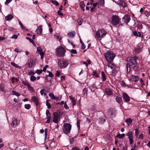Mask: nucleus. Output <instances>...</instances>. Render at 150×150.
<instances>
[{
  "label": "nucleus",
  "instance_id": "4468645a",
  "mask_svg": "<svg viewBox=\"0 0 150 150\" xmlns=\"http://www.w3.org/2000/svg\"><path fill=\"white\" fill-rule=\"evenodd\" d=\"M123 99L126 102H128L130 101V98L129 96L125 93H122Z\"/></svg>",
  "mask_w": 150,
  "mask_h": 150
},
{
  "label": "nucleus",
  "instance_id": "6ab92c4d",
  "mask_svg": "<svg viewBox=\"0 0 150 150\" xmlns=\"http://www.w3.org/2000/svg\"><path fill=\"white\" fill-rule=\"evenodd\" d=\"M35 61L34 60H31L30 61V62L29 63L28 66L29 68H31L33 66H34L35 64Z\"/></svg>",
  "mask_w": 150,
  "mask_h": 150
},
{
  "label": "nucleus",
  "instance_id": "338daca9",
  "mask_svg": "<svg viewBox=\"0 0 150 150\" xmlns=\"http://www.w3.org/2000/svg\"><path fill=\"white\" fill-rule=\"evenodd\" d=\"M71 52L73 54H76L77 53V51L76 50H71Z\"/></svg>",
  "mask_w": 150,
  "mask_h": 150
},
{
  "label": "nucleus",
  "instance_id": "de8ad7c7",
  "mask_svg": "<svg viewBox=\"0 0 150 150\" xmlns=\"http://www.w3.org/2000/svg\"><path fill=\"white\" fill-rule=\"evenodd\" d=\"M42 72V70L37 69L35 71V73L38 74H41Z\"/></svg>",
  "mask_w": 150,
  "mask_h": 150
},
{
  "label": "nucleus",
  "instance_id": "6e6552de",
  "mask_svg": "<svg viewBox=\"0 0 150 150\" xmlns=\"http://www.w3.org/2000/svg\"><path fill=\"white\" fill-rule=\"evenodd\" d=\"M104 0H98L96 2L93 4V6L94 7L97 6L98 8H99L100 6H104Z\"/></svg>",
  "mask_w": 150,
  "mask_h": 150
},
{
  "label": "nucleus",
  "instance_id": "3c124183",
  "mask_svg": "<svg viewBox=\"0 0 150 150\" xmlns=\"http://www.w3.org/2000/svg\"><path fill=\"white\" fill-rule=\"evenodd\" d=\"M145 15L147 17H148L150 15V13L147 11H145L144 13Z\"/></svg>",
  "mask_w": 150,
  "mask_h": 150
},
{
  "label": "nucleus",
  "instance_id": "e433bc0d",
  "mask_svg": "<svg viewBox=\"0 0 150 150\" xmlns=\"http://www.w3.org/2000/svg\"><path fill=\"white\" fill-rule=\"evenodd\" d=\"M47 120L46 122V123H49L50 122V120L51 119V117L50 116H47L46 117Z\"/></svg>",
  "mask_w": 150,
  "mask_h": 150
},
{
  "label": "nucleus",
  "instance_id": "864d4df0",
  "mask_svg": "<svg viewBox=\"0 0 150 150\" xmlns=\"http://www.w3.org/2000/svg\"><path fill=\"white\" fill-rule=\"evenodd\" d=\"M135 66L133 67V70L135 71H138L139 70L138 68V67L136 65H134Z\"/></svg>",
  "mask_w": 150,
  "mask_h": 150
},
{
  "label": "nucleus",
  "instance_id": "9d476101",
  "mask_svg": "<svg viewBox=\"0 0 150 150\" xmlns=\"http://www.w3.org/2000/svg\"><path fill=\"white\" fill-rule=\"evenodd\" d=\"M127 136L128 137L129 141L130 144H132L133 142L132 132V131L128 132L127 134Z\"/></svg>",
  "mask_w": 150,
  "mask_h": 150
},
{
  "label": "nucleus",
  "instance_id": "a19ab883",
  "mask_svg": "<svg viewBox=\"0 0 150 150\" xmlns=\"http://www.w3.org/2000/svg\"><path fill=\"white\" fill-rule=\"evenodd\" d=\"M117 73V70H113L112 71V75L115 76L116 74Z\"/></svg>",
  "mask_w": 150,
  "mask_h": 150
},
{
  "label": "nucleus",
  "instance_id": "7c9ffc66",
  "mask_svg": "<svg viewBox=\"0 0 150 150\" xmlns=\"http://www.w3.org/2000/svg\"><path fill=\"white\" fill-rule=\"evenodd\" d=\"M54 37L56 39L58 40H60L61 39V38L60 37V35L59 34L57 33L56 34L54 35Z\"/></svg>",
  "mask_w": 150,
  "mask_h": 150
},
{
  "label": "nucleus",
  "instance_id": "37998d69",
  "mask_svg": "<svg viewBox=\"0 0 150 150\" xmlns=\"http://www.w3.org/2000/svg\"><path fill=\"white\" fill-rule=\"evenodd\" d=\"M24 106L25 108L28 110L30 109L31 107V105L29 104H25Z\"/></svg>",
  "mask_w": 150,
  "mask_h": 150
},
{
  "label": "nucleus",
  "instance_id": "a211bd4d",
  "mask_svg": "<svg viewBox=\"0 0 150 150\" xmlns=\"http://www.w3.org/2000/svg\"><path fill=\"white\" fill-rule=\"evenodd\" d=\"M31 100L35 103L36 105H38V99L37 97L35 96L32 97L31 98Z\"/></svg>",
  "mask_w": 150,
  "mask_h": 150
},
{
  "label": "nucleus",
  "instance_id": "7ed1b4c3",
  "mask_svg": "<svg viewBox=\"0 0 150 150\" xmlns=\"http://www.w3.org/2000/svg\"><path fill=\"white\" fill-rule=\"evenodd\" d=\"M107 33L103 29H100L96 33V35L97 38L101 40L107 34Z\"/></svg>",
  "mask_w": 150,
  "mask_h": 150
},
{
  "label": "nucleus",
  "instance_id": "cd10ccee",
  "mask_svg": "<svg viewBox=\"0 0 150 150\" xmlns=\"http://www.w3.org/2000/svg\"><path fill=\"white\" fill-rule=\"evenodd\" d=\"M141 51V48L139 47H137L135 49V52L137 53H139Z\"/></svg>",
  "mask_w": 150,
  "mask_h": 150
},
{
  "label": "nucleus",
  "instance_id": "680f3d73",
  "mask_svg": "<svg viewBox=\"0 0 150 150\" xmlns=\"http://www.w3.org/2000/svg\"><path fill=\"white\" fill-rule=\"evenodd\" d=\"M48 67V66L47 65H46L43 68L42 71L45 72L46 71L47 68Z\"/></svg>",
  "mask_w": 150,
  "mask_h": 150
},
{
  "label": "nucleus",
  "instance_id": "f03ea898",
  "mask_svg": "<svg viewBox=\"0 0 150 150\" xmlns=\"http://www.w3.org/2000/svg\"><path fill=\"white\" fill-rule=\"evenodd\" d=\"M66 51L65 49L63 47H59L56 50V55L59 57H63L65 55Z\"/></svg>",
  "mask_w": 150,
  "mask_h": 150
},
{
  "label": "nucleus",
  "instance_id": "bf43d9fd",
  "mask_svg": "<svg viewBox=\"0 0 150 150\" xmlns=\"http://www.w3.org/2000/svg\"><path fill=\"white\" fill-rule=\"evenodd\" d=\"M35 73L32 71H30L28 73V75H33L35 74Z\"/></svg>",
  "mask_w": 150,
  "mask_h": 150
},
{
  "label": "nucleus",
  "instance_id": "13d9d810",
  "mask_svg": "<svg viewBox=\"0 0 150 150\" xmlns=\"http://www.w3.org/2000/svg\"><path fill=\"white\" fill-rule=\"evenodd\" d=\"M52 2L53 4H54L56 6H58L59 4L58 2L56 1H52Z\"/></svg>",
  "mask_w": 150,
  "mask_h": 150
},
{
  "label": "nucleus",
  "instance_id": "a878e982",
  "mask_svg": "<svg viewBox=\"0 0 150 150\" xmlns=\"http://www.w3.org/2000/svg\"><path fill=\"white\" fill-rule=\"evenodd\" d=\"M11 64L13 66H14V67H15L16 68H19V69H21V66H19L17 64L15 63H14L13 62H11Z\"/></svg>",
  "mask_w": 150,
  "mask_h": 150
},
{
  "label": "nucleus",
  "instance_id": "6e6d98bb",
  "mask_svg": "<svg viewBox=\"0 0 150 150\" xmlns=\"http://www.w3.org/2000/svg\"><path fill=\"white\" fill-rule=\"evenodd\" d=\"M46 114L47 117V116H50V111L48 110H46Z\"/></svg>",
  "mask_w": 150,
  "mask_h": 150
},
{
  "label": "nucleus",
  "instance_id": "4be33fe9",
  "mask_svg": "<svg viewBox=\"0 0 150 150\" xmlns=\"http://www.w3.org/2000/svg\"><path fill=\"white\" fill-rule=\"evenodd\" d=\"M69 97L70 99L71 100V102L72 103L73 106L75 105L76 103V100L71 96H69Z\"/></svg>",
  "mask_w": 150,
  "mask_h": 150
},
{
  "label": "nucleus",
  "instance_id": "5fc2aeb1",
  "mask_svg": "<svg viewBox=\"0 0 150 150\" xmlns=\"http://www.w3.org/2000/svg\"><path fill=\"white\" fill-rule=\"evenodd\" d=\"M37 51L38 53L42 51V49L40 47H38L37 48Z\"/></svg>",
  "mask_w": 150,
  "mask_h": 150
},
{
  "label": "nucleus",
  "instance_id": "c85d7f7f",
  "mask_svg": "<svg viewBox=\"0 0 150 150\" xmlns=\"http://www.w3.org/2000/svg\"><path fill=\"white\" fill-rule=\"evenodd\" d=\"M108 113V114L109 115H110L111 116H112L115 113V112L114 110H112V109H110L109 110Z\"/></svg>",
  "mask_w": 150,
  "mask_h": 150
},
{
  "label": "nucleus",
  "instance_id": "412c9836",
  "mask_svg": "<svg viewBox=\"0 0 150 150\" xmlns=\"http://www.w3.org/2000/svg\"><path fill=\"white\" fill-rule=\"evenodd\" d=\"M116 101L120 105H121L122 103V99L121 98L119 97H117L116 98Z\"/></svg>",
  "mask_w": 150,
  "mask_h": 150
},
{
  "label": "nucleus",
  "instance_id": "79ce46f5",
  "mask_svg": "<svg viewBox=\"0 0 150 150\" xmlns=\"http://www.w3.org/2000/svg\"><path fill=\"white\" fill-rule=\"evenodd\" d=\"M45 140L46 139V138H47V136L48 130H47V128H46V129H45Z\"/></svg>",
  "mask_w": 150,
  "mask_h": 150
},
{
  "label": "nucleus",
  "instance_id": "0e129e2a",
  "mask_svg": "<svg viewBox=\"0 0 150 150\" xmlns=\"http://www.w3.org/2000/svg\"><path fill=\"white\" fill-rule=\"evenodd\" d=\"M26 39L27 40H28L31 43H32V42H33L34 41L33 40H32L31 38H29V37H26Z\"/></svg>",
  "mask_w": 150,
  "mask_h": 150
},
{
  "label": "nucleus",
  "instance_id": "09e8293b",
  "mask_svg": "<svg viewBox=\"0 0 150 150\" xmlns=\"http://www.w3.org/2000/svg\"><path fill=\"white\" fill-rule=\"evenodd\" d=\"M144 134L143 133H141L139 136L138 138L142 139H144Z\"/></svg>",
  "mask_w": 150,
  "mask_h": 150
},
{
  "label": "nucleus",
  "instance_id": "2eb2a0df",
  "mask_svg": "<svg viewBox=\"0 0 150 150\" xmlns=\"http://www.w3.org/2000/svg\"><path fill=\"white\" fill-rule=\"evenodd\" d=\"M42 26H39L36 29V31L38 34L41 35L42 34Z\"/></svg>",
  "mask_w": 150,
  "mask_h": 150
},
{
  "label": "nucleus",
  "instance_id": "39448f33",
  "mask_svg": "<svg viewBox=\"0 0 150 150\" xmlns=\"http://www.w3.org/2000/svg\"><path fill=\"white\" fill-rule=\"evenodd\" d=\"M71 125L69 123H65L63 125V131L66 134L70 133L71 129Z\"/></svg>",
  "mask_w": 150,
  "mask_h": 150
},
{
  "label": "nucleus",
  "instance_id": "f257e3e1",
  "mask_svg": "<svg viewBox=\"0 0 150 150\" xmlns=\"http://www.w3.org/2000/svg\"><path fill=\"white\" fill-rule=\"evenodd\" d=\"M104 57L106 60L108 62H111L113 61L115 57V54L111 51H108L104 54Z\"/></svg>",
  "mask_w": 150,
  "mask_h": 150
},
{
  "label": "nucleus",
  "instance_id": "bb28decb",
  "mask_svg": "<svg viewBox=\"0 0 150 150\" xmlns=\"http://www.w3.org/2000/svg\"><path fill=\"white\" fill-rule=\"evenodd\" d=\"M77 22L78 23V25H80L82 24L83 22V20L82 18H79L77 20Z\"/></svg>",
  "mask_w": 150,
  "mask_h": 150
},
{
  "label": "nucleus",
  "instance_id": "774afa93",
  "mask_svg": "<svg viewBox=\"0 0 150 150\" xmlns=\"http://www.w3.org/2000/svg\"><path fill=\"white\" fill-rule=\"evenodd\" d=\"M71 150H80V149L77 147H73Z\"/></svg>",
  "mask_w": 150,
  "mask_h": 150
},
{
  "label": "nucleus",
  "instance_id": "c756f323",
  "mask_svg": "<svg viewBox=\"0 0 150 150\" xmlns=\"http://www.w3.org/2000/svg\"><path fill=\"white\" fill-rule=\"evenodd\" d=\"M135 131V135L136 137H138L139 134V129L137 128H136L134 129Z\"/></svg>",
  "mask_w": 150,
  "mask_h": 150
},
{
  "label": "nucleus",
  "instance_id": "72a5a7b5",
  "mask_svg": "<svg viewBox=\"0 0 150 150\" xmlns=\"http://www.w3.org/2000/svg\"><path fill=\"white\" fill-rule=\"evenodd\" d=\"M125 134H119L117 135V137L119 138H123L125 136Z\"/></svg>",
  "mask_w": 150,
  "mask_h": 150
},
{
  "label": "nucleus",
  "instance_id": "20e7f679",
  "mask_svg": "<svg viewBox=\"0 0 150 150\" xmlns=\"http://www.w3.org/2000/svg\"><path fill=\"white\" fill-rule=\"evenodd\" d=\"M58 67L61 69H64L66 68L69 64L67 60H59L57 62Z\"/></svg>",
  "mask_w": 150,
  "mask_h": 150
},
{
  "label": "nucleus",
  "instance_id": "69168bd1",
  "mask_svg": "<svg viewBox=\"0 0 150 150\" xmlns=\"http://www.w3.org/2000/svg\"><path fill=\"white\" fill-rule=\"evenodd\" d=\"M64 108L66 109H68L69 108V107L67 106V104H66V101L64 103Z\"/></svg>",
  "mask_w": 150,
  "mask_h": 150
},
{
  "label": "nucleus",
  "instance_id": "5701e85b",
  "mask_svg": "<svg viewBox=\"0 0 150 150\" xmlns=\"http://www.w3.org/2000/svg\"><path fill=\"white\" fill-rule=\"evenodd\" d=\"M130 65L129 63H127L126 65V69L127 71V73H129L130 71Z\"/></svg>",
  "mask_w": 150,
  "mask_h": 150
},
{
  "label": "nucleus",
  "instance_id": "052dcab7",
  "mask_svg": "<svg viewBox=\"0 0 150 150\" xmlns=\"http://www.w3.org/2000/svg\"><path fill=\"white\" fill-rule=\"evenodd\" d=\"M12 0H6L5 2V4L7 5Z\"/></svg>",
  "mask_w": 150,
  "mask_h": 150
},
{
  "label": "nucleus",
  "instance_id": "dca6fc26",
  "mask_svg": "<svg viewBox=\"0 0 150 150\" xmlns=\"http://www.w3.org/2000/svg\"><path fill=\"white\" fill-rule=\"evenodd\" d=\"M105 92L107 95L109 96L111 95L112 94V91L108 88H107L105 89Z\"/></svg>",
  "mask_w": 150,
  "mask_h": 150
},
{
  "label": "nucleus",
  "instance_id": "ddd939ff",
  "mask_svg": "<svg viewBox=\"0 0 150 150\" xmlns=\"http://www.w3.org/2000/svg\"><path fill=\"white\" fill-rule=\"evenodd\" d=\"M130 18L129 16L128 15H125L122 18V20L125 23H127L130 21Z\"/></svg>",
  "mask_w": 150,
  "mask_h": 150
},
{
  "label": "nucleus",
  "instance_id": "ea45409f",
  "mask_svg": "<svg viewBox=\"0 0 150 150\" xmlns=\"http://www.w3.org/2000/svg\"><path fill=\"white\" fill-rule=\"evenodd\" d=\"M22 83L24 85L27 87L28 86V85L30 84L27 81H23Z\"/></svg>",
  "mask_w": 150,
  "mask_h": 150
},
{
  "label": "nucleus",
  "instance_id": "a18cd8bd",
  "mask_svg": "<svg viewBox=\"0 0 150 150\" xmlns=\"http://www.w3.org/2000/svg\"><path fill=\"white\" fill-rule=\"evenodd\" d=\"M62 98V96L61 95H59L57 97H56V98L55 99L56 100V101H58L60 100Z\"/></svg>",
  "mask_w": 150,
  "mask_h": 150
},
{
  "label": "nucleus",
  "instance_id": "58836bf2",
  "mask_svg": "<svg viewBox=\"0 0 150 150\" xmlns=\"http://www.w3.org/2000/svg\"><path fill=\"white\" fill-rule=\"evenodd\" d=\"M12 95L16 96H20V94L16 92L15 91H13L12 92Z\"/></svg>",
  "mask_w": 150,
  "mask_h": 150
},
{
  "label": "nucleus",
  "instance_id": "2f4dec72",
  "mask_svg": "<svg viewBox=\"0 0 150 150\" xmlns=\"http://www.w3.org/2000/svg\"><path fill=\"white\" fill-rule=\"evenodd\" d=\"M49 96L52 99L54 100L56 98V97H55L52 93H49Z\"/></svg>",
  "mask_w": 150,
  "mask_h": 150
},
{
  "label": "nucleus",
  "instance_id": "f3484780",
  "mask_svg": "<svg viewBox=\"0 0 150 150\" xmlns=\"http://www.w3.org/2000/svg\"><path fill=\"white\" fill-rule=\"evenodd\" d=\"M107 66L109 67H110L111 69H114L115 68V65L113 63L111 62H109L107 64Z\"/></svg>",
  "mask_w": 150,
  "mask_h": 150
},
{
  "label": "nucleus",
  "instance_id": "c03bdc74",
  "mask_svg": "<svg viewBox=\"0 0 150 150\" xmlns=\"http://www.w3.org/2000/svg\"><path fill=\"white\" fill-rule=\"evenodd\" d=\"M46 105L47 106V108L50 109L51 108L50 103L48 102V100H46Z\"/></svg>",
  "mask_w": 150,
  "mask_h": 150
},
{
  "label": "nucleus",
  "instance_id": "603ef678",
  "mask_svg": "<svg viewBox=\"0 0 150 150\" xmlns=\"http://www.w3.org/2000/svg\"><path fill=\"white\" fill-rule=\"evenodd\" d=\"M19 35V33H18V35H13L11 38H13L15 39H16L18 35Z\"/></svg>",
  "mask_w": 150,
  "mask_h": 150
},
{
  "label": "nucleus",
  "instance_id": "1a4fd4ad",
  "mask_svg": "<svg viewBox=\"0 0 150 150\" xmlns=\"http://www.w3.org/2000/svg\"><path fill=\"white\" fill-rule=\"evenodd\" d=\"M19 123V121L15 118H13L11 122V125L12 127H15L17 125H18Z\"/></svg>",
  "mask_w": 150,
  "mask_h": 150
},
{
  "label": "nucleus",
  "instance_id": "f704fd0d",
  "mask_svg": "<svg viewBox=\"0 0 150 150\" xmlns=\"http://www.w3.org/2000/svg\"><path fill=\"white\" fill-rule=\"evenodd\" d=\"M68 35L71 37L73 38L75 35V32H70L68 34Z\"/></svg>",
  "mask_w": 150,
  "mask_h": 150
},
{
  "label": "nucleus",
  "instance_id": "9b49d317",
  "mask_svg": "<svg viewBox=\"0 0 150 150\" xmlns=\"http://www.w3.org/2000/svg\"><path fill=\"white\" fill-rule=\"evenodd\" d=\"M129 81L133 82H137L139 80V78L138 76L132 75L129 79Z\"/></svg>",
  "mask_w": 150,
  "mask_h": 150
},
{
  "label": "nucleus",
  "instance_id": "e2e57ef3",
  "mask_svg": "<svg viewBox=\"0 0 150 150\" xmlns=\"http://www.w3.org/2000/svg\"><path fill=\"white\" fill-rule=\"evenodd\" d=\"M120 5L124 7H125L126 6V4L124 2H121Z\"/></svg>",
  "mask_w": 150,
  "mask_h": 150
},
{
  "label": "nucleus",
  "instance_id": "f8f14e48",
  "mask_svg": "<svg viewBox=\"0 0 150 150\" xmlns=\"http://www.w3.org/2000/svg\"><path fill=\"white\" fill-rule=\"evenodd\" d=\"M53 115V122L55 123H57L59 117V115L57 112H54Z\"/></svg>",
  "mask_w": 150,
  "mask_h": 150
},
{
  "label": "nucleus",
  "instance_id": "4d7b16f0",
  "mask_svg": "<svg viewBox=\"0 0 150 150\" xmlns=\"http://www.w3.org/2000/svg\"><path fill=\"white\" fill-rule=\"evenodd\" d=\"M47 72L49 73V76L50 77H53V75L52 74V73L50 71H47Z\"/></svg>",
  "mask_w": 150,
  "mask_h": 150
},
{
  "label": "nucleus",
  "instance_id": "473e14b6",
  "mask_svg": "<svg viewBox=\"0 0 150 150\" xmlns=\"http://www.w3.org/2000/svg\"><path fill=\"white\" fill-rule=\"evenodd\" d=\"M82 10L83 11H84V3L83 1H81L79 4Z\"/></svg>",
  "mask_w": 150,
  "mask_h": 150
},
{
  "label": "nucleus",
  "instance_id": "aec40b11",
  "mask_svg": "<svg viewBox=\"0 0 150 150\" xmlns=\"http://www.w3.org/2000/svg\"><path fill=\"white\" fill-rule=\"evenodd\" d=\"M13 18V16L11 14H10L6 16L5 18L7 21H9L11 20Z\"/></svg>",
  "mask_w": 150,
  "mask_h": 150
},
{
  "label": "nucleus",
  "instance_id": "423d86ee",
  "mask_svg": "<svg viewBox=\"0 0 150 150\" xmlns=\"http://www.w3.org/2000/svg\"><path fill=\"white\" fill-rule=\"evenodd\" d=\"M138 59V57L136 56L134 57H129L126 59V60L129 62H130L133 65H137V60Z\"/></svg>",
  "mask_w": 150,
  "mask_h": 150
},
{
  "label": "nucleus",
  "instance_id": "b1692460",
  "mask_svg": "<svg viewBox=\"0 0 150 150\" xmlns=\"http://www.w3.org/2000/svg\"><path fill=\"white\" fill-rule=\"evenodd\" d=\"M133 34L134 36H136L140 37L141 36V33L139 32L137 33L136 31H134L133 32Z\"/></svg>",
  "mask_w": 150,
  "mask_h": 150
},
{
  "label": "nucleus",
  "instance_id": "393cba45",
  "mask_svg": "<svg viewBox=\"0 0 150 150\" xmlns=\"http://www.w3.org/2000/svg\"><path fill=\"white\" fill-rule=\"evenodd\" d=\"M101 76L102 78V81H105L106 80V77L103 72H101Z\"/></svg>",
  "mask_w": 150,
  "mask_h": 150
},
{
  "label": "nucleus",
  "instance_id": "49530a36",
  "mask_svg": "<svg viewBox=\"0 0 150 150\" xmlns=\"http://www.w3.org/2000/svg\"><path fill=\"white\" fill-rule=\"evenodd\" d=\"M126 121L127 124L131 123L132 122V120L131 118H129L126 120Z\"/></svg>",
  "mask_w": 150,
  "mask_h": 150
},
{
  "label": "nucleus",
  "instance_id": "8fccbe9b",
  "mask_svg": "<svg viewBox=\"0 0 150 150\" xmlns=\"http://www.w3.org/2000/svg\"><path fill=\"white\" fill-rule=\"evenodd\" d=\"M27 87L29 91H33V88L30 86V84L28 85V86Z\"/></svg>",
  "mask_w": 150,
  "mask_h": 150
},
{
  "label": "nucleus",
  "instance_id": "4c0bfd02",
  "mask_svg": "<svg viewBox=\"0 0 150 150\" xmlns=\"http://www.w3.org/2000/svg\"><path fill=\"white\" fill-rule=\"evenodd\" d=\"M40 56V58L41 59H42L44 58V52L42 51L38 53Z\"/></svg>",
  "mask_w": 150,
  "mask_h": 150
},
{
  "label": "nucleus",
  "instance_id": "0eeeda50",
  "mask_svg": "<svg viewBox=\"0 0 150 150\" xmlns=\"http://www.w3.org/2000/svg\"><path fill=\"white\" fill-rule=\"evenodd\" d=\"M120 20L118 17L116 15H113L112 18L111 23L112 24L116 25L119 23Z\"/></svg>",
  "mask_w": 150,
  "mask_h": 150
},
{
  "label": "nucleus",
  "instance_id": "c9c22d12",
  "mask_svg": "<svg viewBox=\"0 0 150 150\" xmlns=\"http://www.w3.org/2000/svg\"><path fill=\"white\" fill-rule=\"evenodd\" d=\"M36 79V78L34 76H32L30 77V80L32 81H34Z\"/></svg>",
  "mask_w": 150,
  "mask_h": 150
}]
</instances>
